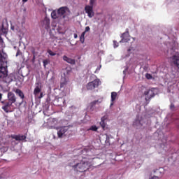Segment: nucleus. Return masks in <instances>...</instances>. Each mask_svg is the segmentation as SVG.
I'll list each match as a JSON object with an SVG mask.
<instances>
[{
	"mask_svg": "<svg viewBox=\"0 0 179 179\" xmlns=\"http://www.w3.org/2000/svg\"><path fill=\"white\" fill-rule=\"evenodd\" d=\"M17 55H19V52H17L16 57H17Z\"/></svg>",
	"mask_w": 179,
	"mask_h": 179,
	"instance_id": "38",
	"label": "nucleus"
},
{
	"mask_svg": "<svg viewBox=\"0 0 179 179\" xmlns=\"http://www.w3.org/2000/svg\"><path fill=\"white\" fill-rule=\"evenodd\" d=\"M92 164L89 162H83L76 164L73 166L74 170H76V171H79L80 173H85V171H87L89 170V167H90Z\"/></svg>",
	"mask_w": 179,
	"mask_h": 179,
	"instance_id": "2",
	"label": "nucleus"
},
{
	"mask_svg": "<svg viewBox=\"0 0 179 179\" xmlns=\"http://www.w3.org/2000/svg\"><path fill=\"white\" fill-rule=\"evenodd\" d=\"M87 31H90V27H86L84 32L87 33Z\"/></svg>",
	"mask_w": 179,
	"mask_h": 179,
	"instance_id": "30",
	"label": "nucleus"
},
{
	"mask_svg": "<svg viewBox=\"0 0 179 179\" xmlns=\"http://www.w3.org/2000/svg\"><path fill=\"white\" fill-rule=\"evenodd\" d=\"M134 127H135V128H142V127L143 126V123L142 122V120H139L138 119H136L134 123H133Z\"/></svg>",
	"mask_w": 179,
	"mask_h": 179,
	"instance_id": "16",
	"label": "nucleus"
},
{
	"mask_svg": "<svg viewBox=\"0 0 179 179\" xmlns=\"http://www.w3.org/2000/svg\"><path fill=\"white\" fill-rule=\"evenodd\" d=\"M144 95L146 96V101H150V99L153 98V96H155V92H153V90H149L144 92Z\"/></svg>",
	"mask_w": 179,
	"mask_h": 179,
	"instance_id": "11",
	"label": "nucleus"
},
{
	"mask_svg": "<svg viewBox=\"0 0 179 179\" xmlns=\"http://www.w3.org/2000/svg\"><path fill=\"white\" fill-rule=\"evenodd\" d=\"M42 23L45 29H50V19H48V17H45L43 20Z\"/></svg>",
	"mask_w": 179,
	"mask_h": 179,
	"instance_id": "17",
	"label": "nucleus"
},
{
	"mask_svg": "<svg viewBox=\"0 0 179 179\" xmlns=\"http://www.w3.org/2000/svg\"><path fill=\"white\" fill-rule=\"evenodd\" d=\"M97 129H99V128L97 127V126H96V125H92V126L90 127V129H87V131H94L96 132V131H97Z\"/></svg>",
	"mask_w": 179,
	"mask_h": 179,
	"instance_id": "25",
	"label": "nucleus"
},
{
	"mask_svg": "<svg viewBox=\"0 0 179 179\" xmlns=\"http://www.w3.org/2000/svg\"><path fill=\"white\" fill-rule=\"evenodd\" d=\"M130 36H129V31H128V29H126V31L124 32L121 36V41L120 43H128L130 40Z\"/></svg>",
	"mask_w": 179,
	"mask_h": 179,
	"instance_id": "7",
	"label": "nucleus"
},
{
	"mask_svg": "<svg viewBox=\"0 0 179 179\" xmlns=\"http://www.w3.org/2000/svg\"><path fill=\"white\" fill-rule=\"evenodd\" d=\"M66 83H67L66 79H65V78H62L60 82V88L62 89V87H64Z\"/></svg>",
	"mask_w": 179,
	"mask_h": 179,
	"instance_id": "23",
	"label": "nucleus"
},
{
	"mask_svg": "<svg viewBox=\"0 0 179 179\" xmlns=\"http://www.w3.org/2000/svg\"><path fill=\"white\" fill-rule=\"evenodd\" d=\"M57 12L59 17H62V19H65L71 13V10L68 7H61L57 10Z\"/></svg>",
	"mask_w": 179,
	"mask_h": 179,
	"instance_id": "5",
	"label": "nucleus"
},
{
	"mask_svg": "<svg viewBox=\"0 0 179 179\" xmlns=\"http://www.w3.org/2000/svg\"><path fill=\"white\" fill-rule=\"evenodd\" d=\"M145 78H147V79H152V76L150 75V74H149V73H147L146 75H145Z\"/></svg>",
	"mask_w": 179,
	"mask_h": 179,
	"instance_id": "31",
	"label": "nucleus"
},
{
	"mask_svg": "<svg viewBox=\"0 0 179 179\" xmlns=\"http://www.w3.org/2000/svg\"><path fill=\"white\" fill-rule=\"evenodd\" d=\"M171 64L179 68V55H175L170 58Z\"/></svg>",
	"mask_w": 179,
	"mask_h": 179,
	"instance_id": "10",
	"label": "nucleus"
},
{
	"mask_svg": "<svg viewBox=\"0 0 179 179\" xmlns=\"http://www.w3.org/2000/svg\"><path fill=\"white\" fill-rule=\"evenodd\" d=\"M12 80H13L12 77L8 76V73L3 77V80H1V81L5 82V83H10V82H12Z\"/></svg>",
	"mask_w": 179,
	"mask_h": 179,
	"instance_id": "19",
	"label": "nucleus"
},
{
	"mask_svg": "<svg viewBox=\"0 0 179 179\" xmlns=\"http://www.w3.org/2000/svg\"><path fill=\"white\" fill-rule=\"evenodd\" d=\"M13 139H15V141H24L26 139V136L24 135H13L11 136Z\"/></svg>",
	"mask_w": 179,
	"mask_h": 179,
	"instance_id": "18",
	"label": "nucleus"
},
{
	"mask_svg": "<svg viewBox=\"0 0 179 179\" xmlns=\"http://www.w3.org/2000/svg\"><path fill=\"white\" fill-rule=\"evenodd\" d=\"M105 120H107V117L106 116H103L101 118L100 125L103 129L106 128V122H104Z\"/></svg>",
	"mask_w": 179,
	"mask_h": 179,
	"instance_id": "20",
	"label": "nucleus"
},
{
	"mask_svg": "<svg viewBox=\"0 0 179 179\" xmlns=\"http://www.w3.org/2000/svg\"><path fill=\"white\" fill-rule=\"evenodd\" d=\"M85 34H86V32L84 31L81 34V36L80 37V41L82 43H85Z\"/></svg>",
	"mask_w": 179,
	"mask_h": 179,
	"instance_id": "24",
	"label": "nucleus"
},
{
	"mask_svg": "<svg viewBox=\"0 0 179 179\" xmlns=\"http://www.w3.org/2000/svg\"><path fill=\"white\" fill-rule=\"evenodd\" d=\"M115 99H117V92H113L111 93V101L110 106H113L114 101H115Z\"/></svg>",
	"mask_w": 179,
	"mask_h": 179,
	"instance_id": "21",
	"label": "nucleus"
},
{
	"mask_svg": "<svg viewBox=\"0 0 179 179\" xmlns=\"http://www.w3.org/2000/svg\"><path fill=\"white\" fill-rule=\"evenodd\" d=\"M100 104V102L99 101V100H95L91 103H90L88 108L89 110H90V111H96V105Z\"/></svg>",
	"mask_w": 179,
	"mask_h": 179,
	"instance_id": "15",
	"label": "nucleus"
},
{
	"mask_svg": "<svg viewBox=\"0 0 179 179\" xmlns=\"http://www.w3.org/2000/svg\"><path fill=\"white\" fill-rule=\"evenodd\" d=\"M90 3L91 6H93V5H94V0H90Z\"/></svg>",
	"mask_w": 179,
	"mask_h": 179,
	"instance_id": "32",
	"label": "nucleus"
},
{
	"mask_svg": "<svg viewBox=\"0 0 179 179\" xmlns=\"http://www.w3.org/2000/svg\"><path fill=\"white\" fill-rule=\"evenodd\" d=\"M41 89H43V85L41 82H37L35 83V88L34 90V94L36 99H43V94L41 92Z\"/></svg>",
	"mask_w": 179,
	"mask_h": 179,
	"instance_id": "3",
	"label": "nucleus"
},
{
	"mask_svg": "<svg viewBox=\"0 0 179 179\" xmlns=\"http://www.w3.org/2000/svg\"><path fill=\"white\" fill-rule=\"evenodd\" d=\"M127 51H128V52H129L131 51V48H129V49L127 50Z\"/></svg>",
	"mask_w": 179,
	"mask_h": 179,
	"instance_id": "37",
	"label": "nucleus"
},
{
	"mask_svg": "<svg viewBox=\"0 0 179 179\" xmlns=\"http://www.w3.org/2000/svg\"><path fill=\"white\" fill-rule=\"evenodd\" d=\"M101 85V81L100 79L96 78L92 82H90L87 85V90H94L96 87H99Z\"/></svg>",
	"mask_w": 179,
	"mask_h": 179,
	"instance_id": "4",
	"label": "nucleus"
},
{
	"mask_svg": "<svg viewBox=\"0 0 179 179\" xmlns=\"http://www.w3.org/2000/svg\"><path fill=\"white\" fill-rule=\"evenodd\" d=\"M113 44L115 48H117V47H118V42H117V41H114Z\"/></svg>",
	"mask_w": 179,
	"mask_h": 179,
	"instance_id": "29",
	"label": "nucleus"
},
{
	"mask_svg": "<svg viewBox=\"0 0 179 179\" xmlns=\"http://www.w3.org/2000/svg\"><path fill=\"white\" fill-rule=\"evenodd\" d=\"M43 66L45 68V66H47V65H48V60L45 59V60H43Z\"/></svg>",
	"mask_w": 179,
	"mask_h": 179,
	"instance_id": "28",
	"label": "nucleus"
},
{
	"mask_svg": "<svg viewBox=\"0 0 179 179\" xmlns=\"http://www.w3.org/2000/svg\"><path fill=\"white\" fill-rule=\"evenodd\" d=\"M63 60L67 62V64H70V65H76V60H75V59L69 57L66 55L63 56Z\"/></svg>",
	"mask_w": 179,
	"mask_h": 179,
	"instance_id": "14",
	"label": "nucleus"
},
{
	"mask_svg": "<svg viewBox=\"0 0 179 179\" xmlns=\"http://www.w3.org/2000/svg\"><path fill=\"white\" fill-rule=\"evenodd\" d=\"M2 103L3 104L2 106V110H3L5 113H9V111H10V107H12L13 103L9 101H2Z\"/></svg>",
	"mask_w": 179,
	"mask_h": 179,
	"instance_id": "8",
	"label": "nucleus"
},
{
	"mask_svg": "<svg viewBox=\"0 0 179 179\" xmlns=\"http://www.w3.org/2000/svg\"><path fill=\"white\" fill-rule=\"evenodd\" d=\"M0 48H3V41L2 38L0 36Z\"/></svg>",
	"mask_w": 179,
	"mask_h": 179,
	"instance_id": "27",
	"label": "nucleus"
},
{
	"mask_svg": "<svg viewBox=\"0 0 179 179\" xmlns=\"http://www.w3.org/2000/svg\"><path fill=\"white\" fill-rule=\"evenodd\" d=\"M68 134H69V126L62 127L57 131V136L58 138H62L64 136H67Z\"/></svg>",
	"mask_w": 179,
	"mask_h": 179,
	"instance_id": "6",
	"label": "nucleus"
},
{
	"mask_svg": "<svg viewBox=\"0 0 179 179\" xmlns=\"http://www.w3.org/2000/svg\"><path fill=\"white\" fill-rule=\"evenodd\" d=\"M8 100L10 103L15 104L16 103V95L12 92H9L7 95Z\"/></svg>",
	"mask_w": 179,
	"mask_h": 179,
	"instance_id": "12",
	"label": "nucleus"
},
{
	"mask_svg": "<svg viewBox=\"0 0 179 179\" xmlns=\"http://www.w3.org/2000/svg\"><path fill=\"white\" fill-rule=\"evenodd\" d=\"M13 92H15L17 96H19V97L22 99V101L20 104H22L23 100H24V93H23V91H22L20 89H15L13 90Z\"/></svg>",
	"mask_w": 179,
	"mask_h": 179,
	"instance_id": "13",
	"label": "nucleus"
},
{
	"mask_svg": "<svg viewBox=\"0 0 179 179\" xmlns=\"http://www.w3.org/2000/svg\"><path fill=\"white\" fill-rule=\"evenodd\" d=\"M48 53L49 55H50L51 57H55V55H57V53L52 52V50H48Z\"/></svg>",
	"mask_w": 179,
	"mask_h": 179,
	"instance_id": "26",
	"label": "nucleus"
},
{
	"mask_svg": "<svg viewBox=\"0 0 179 179\" xmlns=\"http://www.w3.org/2000/svg\"><path fill=\"white\" fill-rule=\"evenodd\" d=\"M74 38H78V34H74Z\"/></svg>",
	"mask_w": 179,
	"mask_h": 179,
	"instance_id": "34",
	"label": "nucleus"
},
{
	"mask_svg": "<svg viewBox=\"0 0 179 179\" xmlns=\"http://www.w3.org/2000/svg\"><path fill=\"white\" fill-rule=\"evenodd\" d=\"M85 13L90 17H93L94 16V11H93V6H85Z\"/></svg>",
	"mask_w": 179,
	"mask_h": 179,
	"instance_id": "9",
	"label": "nucleus"
},
{
	"mask_svg": "<svg viewBox=\"0 0 179 179\" xmlns=\"http://www.w3.org/2000/svg\"><path fill=\"white\" fill-rule=\"evenodd\" d=\"M59 99H60V100H62V98H59Z\"/></svg>",
	"mask_w": 179,
	"mask_h": 179,
	"instance_id": "39",
	"label": "nucleus"
},
{
	"mask_svg": "<svg viewBox=\"0 0 179 179\" xmlns=\"http://www.w3.org/2000/svg\"><path fill=\"white\" fill-rule=\"evenodd\" d=\"M6 62V55L1 53L0 52V80H3V78L8 73L6 67L3 66V64Z\"/></svg>",
	"mask_w": 179,
	"mask_h": 179,
	"instance_id": "1",
	"label": "nucleus"
},
{
	"mask_svg": "<svg viewBox=\"0 0 179 179\" xmlns=\"http://www.w3.org/2000/svg\"><path fill=\"white\" fill-rule=\"evenodd\" d=\"M170 108H171V110H173V108H174V103H171V104Z\"/></svg>",
	"mask_w": 179,
	"mask_h": 179,
	"instance_id": "33",
	"label": "nucleus"
},
{
	"mask_svg": "<svg viewBox=\"0 0 179 179\" xmlns=\"http://www.w3.org/2000/svg\"><path fill=\"white\" fill-rule=\"evenodd\" d=\"M0 179H1V177H0Z\"/></svg>",
	"mask_w": 179,
	"mask_h": 179,
	"instance_id": "40",
	"label": "nucleus"
},
{
	"mask_svg": "<svg viewBox=\"0 0 179 179\" xmlns=\"http://www.w3.org/2000/svg\"><path fill=\"white\" fill-rule=\"evenodd\" d=\"M2 100V94H0V101Z\"/></svg>",
	"mask_w": 179,
	"mask_h": 179,
	"instance_id": "35",
	"label": "nucleus"
},
{
	"mask_svg": "<svg viewBox=\"0 0 179 179\" xmlns=\"http://www.w3.org/2000/svg\"><path fill=\"white\" fill-rule=\"evenodd\" d=\"M22 2L24 3L27 2V0H22Z\"/></svg>",
	"mask_w": 179,
	"mask_h": 179,
	"instance_id": "36",
	"label": "nucleus"
},
{
	"mask_svg": "<svg viewBox=\"0 0 179 179\" xmlns=\"http://www.w3.org/2000/svg\"><path fill=\"white\" fill-rule=\"evenodd\" d=\"M51 17L52 19H58V17H60L59 15H58V11L56 10H53L51 13Z\"/></svg>",
	"mask_w": 179,
	"mask_h": 179,
	"instance_id": "22",
	"label": "nucleus"
}]
</instances>
